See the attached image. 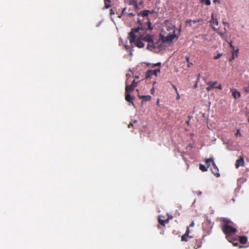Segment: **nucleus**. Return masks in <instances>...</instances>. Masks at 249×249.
<instances>
[{"instance_id": "nucleus-39", "label": "nucleus", "mask_w": 249, "mask_h": 249, "mask_svg": "<svg viewBox=\"0 0 249 249\" xmlns=\"http://www.w3.org/2000/svg\"><path fill=\"white\" fill-rule=\"evenodd\" d=\"M160 65H161V63L160 62H158V63L154 64L155 66H160Z\"/></svg>"}, {"instance_id": "nucleus-32", "label": "nucleus", "mask_w": 249, "mask_h": 249, "mask_svg": "<svg viewBox=\"0 0 249 249\" xmlns=\"http://www.w3.org/2000/svg\"><path fill=\"white\" fill-rule=\"evenodd\" d=\"M213 89L211 86H209L206 89L207 91H210L211 89Z\"/></svg>"}, {"instance_id": "nucleus-42", "label": "nucleus", "mask_w": 249, "mask_h": 249, "mask_svg": "<svg viewBox=\"0 0 249 249\" xmlns=\"http://www.w3.org/2000/svg\"><path fill=\"white\" fill-rule=\"evenodd\" d=\"M177 94H178V96L177 97V99H179L180 98L179 95L178 93H177Z\"/></svg>"}, {"instance_id": "nucleus-25", "label": "nucleus", "mask_w": 249, "mask_h": 249, "mask_svg": "<svg viewBox=\"0 0 249 249\" xmlns=\"http://www.w3.org/2000/svg\"><path fill=\"white\" fill-rule=\"evenodd\" d=\"M207 5H210L211 3L210 0H200L201 3L204 2Z\"/></svg>"}, {"instance_id": "nucleus-38", "label": "nucleus", "mask_w": 249, "mask_h": 249, "mask_svg": "<svg viewBox=\"0 0 249 249\" xmlns=\"http://www.w3.org/2000/svg\"><path fill=\"white\" fill-rule=\"evenodd\" d=\"M110 14L111 15H112L114 14V11L112 9H110Z\"/></svg>"}, {"instance_id": "nucleus-6", "label": "nucleus", "mask_w": 249, "mask_h": 249, "mask_svg": "<svg viewBox=\"0 0 249 249\" xmlns=\"http://www.w3.org/2000/svg\"><path fill=\"white\" fill-rule=\"evenodd\" d=\"M211 18L210 23H211L212 26L215 31H217V29L215 27L218 25V21L217 18H214L213 13H212L211 15Z\"/></svg>"}, {"instance_id": "nucleus-48", "label": "nucleus", "mask_w": 249, "mask_h": 249, "mask_svg": "<svg viewBox=\"0 0 249 249\" xmlns=\"http://www.w3.org/2000/svg\"><path fill=\"white\" fill-rule=\"evenodd\" d=\"M121 16H122V15H120V16H118V17H119V18H121Z\"/></svg>"}, {"instance_id": "nucleus-34", "label": "nucleus", "mask_w": 249, "mask_h": 249, "mask_svg": "<svg viewBox=\"0 0 249 249\" xmlns=\"http://www.w3.org/2000/svg\"><path fill=\"white\" fill-rule=\"evenodd\" d=\"M229 44H230V47L233 49V51H234V46L232 45V42H230Z\"/></svg>"}, {"instance_id": "nucleus-30", "label": "nucleus", "mask_w": 249, "mask_h": 249, "mask_svg": "<svg viewBox=\"0 0 249 249\" xmlns=\"http://www.w3.org/2000/svg\"><path fill=\"white\" fill-rule=\"evenodd\" d=\"M235 135L236 136H241V133L240 131V130L238 129L237 130V132L235 134Z\"/></svg>"}, {"instance_id": "nucleus-9", "label": "nucleus", "mask_w": 249, "mask_h": 249, "mask_svg": "<svg viewBox=\"0 0 249 249\" xmlns=\"http://www.w3.org/2000/svg\"><path fill=\"white\" fill-rule=\"evenodd\" d=\"M240 166H245V162L244 160V159L240 157L239 159H238L236 161L235 163V167L236 168H238Z\"/></svg>"}, {"instance_id": "nucleus-33", "label": "nucleus", "mask_w": 249, "mask_h": 249, "mask_svg": "<svg viewBox=\"0 0 249 249\" xmlns=\"http://www.w3.org/2000/svg\"><path fill=\"white\" fill-rule=\"evenodd\" d=\"M215 88L219 89H222L221 85V84L219 85L218 86L216 87Z\"/></svg>"}, {"instance_id": "nucleus-13", "label": "nucleus", "mask_w": 249, "mask_h": 249, "mask_svg": "<svg viewBox=\"0 0 249 249\" xmlns=\"http://www.w3.org/2000/svg\"><path fill=\"white\" fill-rule=\"evenodd\" d=\"M140 99H142V102H146L150 101L151 97L150 95L139 96Z\"/></svg>"}, {"instance_id": "nucleus-36", "label": "nucleus", "mask_w": 249, "mask_h": 249, "mask_svg": "<svg viewBox=\"0 0 249 249\" xmlns=\"http://www.w3.org/2000/svg\"><path fill=\"white\" fill-rule=\"evenodd\" d=\"M194 222L193 221L192 222V223H191V224L189 225V228L190 227H193L194 226Z\"/></svg>"}, {"instance_id": "nucleus-20", "label": "nucleus", "mask_w": 249, "mask_h": 249, "mask_svg": "<svg viewBox=\"0 0 249 249\" xmlns=\"http://www.w3.org/2000/svg\"><path fill=\"white\" fill-rule=\"evenodd\" d=\"M208 168L207 167H206L205 165L202 164H200L199 165V168L200 170H201L202 172H205V171H207L208 170Z\"/></svg>"}, {"instance_id": "nucleus-29", "label": "nucleus", "mask_w": 249, "mask_h": 249, "mask_svg": "<svg viewBox=\"0 0 249 249\" xmlns=\"http://www.w3.org/2000/svg\"><path fill=\"white\" fill-rule=\"evenodd\" d=\"M147 24H148V29L149 30L152 29V28L151 27V23L149 21L147 22Z\"/></svg>"}, {"instance_id": "nucleus-37", "label": "nucleus", "mask_w": 249, "mask_h": 249, "mask_svg": "<svg viewBox=\"0 0 249 249\" xmlns=\"http://www.w3.org/2000/svg\"><path fill=\"white\" fill-rule=\"evenodd\" d=\"M222 22H223V24L225 25H228V26L229 25V23L224 20H223Z\"/></svg>"}, {"instance_id": "nucleus-24", "label": "nucleus", "mask_w": 249, "mask_h": 249, "mask_svg": "<svg viewBox=\"0 0 249 249\" xmlns=\"http://www.w3.org/2000/svg\"><path fill=\"white\" fill-rule=\"evenodd\" d=\"M158 221H159V223H160V225H161L162 226H165V221H164V220H162V219H160V218H159Z\"/></svg>"}, {"instance_id": "nucleus-4", "label": "nucleus", "mask_w": 249, "mask_h": 249, "mask_svg": "<svg viewBox=\"0 0 249 249\" xmlns=\"http://www.w3.org/2000/svg\"><path fill=\"white\" fill-rule=\"evenodd\" d=\"M140 39H142L143 41L148 42L147 48L148 50L150 49V48L153 45V39L152 36L147 35H141L140 36Z\"/></svg>"}, {"instance_id": "nucleus-18", "label": "nucleus", "mask_w": 249, "mask_h": 249, "mask_svg": "<svg viewBox=\"0 0 249 249\" xmlns=\"http://www.w3.org/2000/svg\"><path fill=\"white\" fill-rule=\"evenodd\" d=\"M216 31L217 32V33L220 36L221 38H222L223 40H227V36L226 35L225 33H222L219 32L218 30Z\"/></svg>"}, {"instance_id": "nucleus-15", "label": "nucleus", "mask_w": 249, "mask_h": 249, "mask_svg": "<svg viewBox=\"0 0 249 249\" xmlns=\"http://www.w3.org/2000/svg\"><path fill=\"white\" fill-rule=\"evenodd\" d=\"M205 162L207 165V167H209L210 166L211 162H212L213 165L215 166V162L213 158L206 159Z\"/></svg>"}, {"instance_id": "nucleus-44", "label": "nucleus", "mask_w": 249, "mask_h": 249, "mask_svg": "<svg viewBox=\"0 0 249 249\" xmlns=\"http://www.w3.org/2000/svg\"><path fill=\"white\" fill-rule=\"evenodd\" d=\"M224 31H225V32H224V33H225L226 34V33H227V29H226V28L225 27V28H224Z\"/></svg>"}, {"instance_id": "nucleus-2", "label": "nucleus", "mask_w": 249, "mask_h": 249, "mask_svg": "<svg viewBox=\"0 0 249 249\" xmlns=\"http://www.w3.org/2000/svg\"><path fill=\"white\" fill-rule=\"evenodd\" d=\"M160 37L161 38H160L157 41L154 42L153 40V45L150 48V50H152L154 49H158L160 50H161L164 47V43L167 42H172L175 37L178 38V36L175 34H172L168 35L165 37Z\"/></svg>"}, {"instance_id": "nucleus-43", "label": "nucleus", "mask_w": 249, "mask_h": 249, "mask_svg": "<svg viewBox=\"0 0 249 249\" xmlns=\"http://www.w3.org/2000/svg\"><path fill=\"white\" fill-rule=\"evenodd\" d=\"M165 224L168 223L169 222V219H167L165 220Z\"/></svg>"}, {"instance_id": "nucleus-46", "label": "nucleus", "mask_w": 249, "mask_h": 249, "mask_svg": "<svg viewBox=\"0 0 249 249\" xmlns=\"http://www.w3.org/2000/svg\"><path fill=\"white\" fill-rule=\"evenodd\" d=\"M201 194H202L201 192H198L197 194H198V195H201Z\"/></svg>"}, {"instance_id": "nucleus-12", "label": "nucleus", "mask_w": 249, "mask_h": 249, "mask_svg": "<svg viewBox=\"0 0 249 249\" xmlns=\"http://www.w3.org/2000/svg\"><path fill=\"white\" fill-rule=\"evenodd\" d=\"M125 99L126 101L128 102L131 103L132 104H133L132 101H133L134 98L130 95V92H125Z\"/></svg>"}, {"instance_id": "nucleus-31", "label": "nucleus", "mask_w": 249, "mask_h": 249, "mask_svg": "<svg viewBox=\"0 0 249 249\" xmlns=\"http://www.w3.org/2000/svg\"><path fill=\"white\" fill-rule=\"evenodd\" d=\"M172 87L174 89H175L176 92L178 93V89L176 86L175 85H172Z\"/></svg>"}, {"instance_id": "nucleus-40", "label": "nucleus", "mask_w": 249, "mask_h": 249, "mask_svg": "<svg viewBox=\"0 0 249 249\" xmlns=\"http://www.w3.org/2000/svg\"><path fill=\"white\" fill-rule=\"evenodd\" d=\"M133 124H132V123H130L128 125V127L129 128H130L131 127H133Z\"/></svg>"}, {"instance_id": "nucleus-27", "label": "nucleus", "mask_w": 249, "mask_h": 249, "mask_svg": "<svg viewBox=\"0 0 249 249\" xmlns=\"http://www.w3.org/2000/svg\"><path fill=\"white\" fill-rule=\"evenodd\" d=\"M244 91L246 93H249V85L248 87L243 88Z\"/></svg>"}, {"instance_id": "nucleus-50", "label": "nucleus", "mask_w": 249, "mask_h": 249, "mask_svg": "<svg viewBox=\"0 0 249 249\" xmlns=\"http://www.w3.org/2000/svg\"><path fill=\"white\" fill-rule=\"evenodd\" d=\"M125 47L127 49V46H125Z\"/></svg>"}, {"instance_id": "nucleus-5", "label": "nucleus", "mask_w": 249, "mask_h": 249, "mask_svg": "<svg viewBox=\"0 0 249 249\" xmlns=\"http://www.w3.org/2000/svg\"><path fill=\"white\" fill-rule=\"evenodd\" d=\"M137 86V83L133 80L132 83L128 85V80L127 79L125 81V92H130L133 91L135 88Z\"/></svg>"}, {"instance_id": "nucleus-23", "label": "nucleus", "mask_w": 249, "mask_h": 249, "mask_svg": "<svg viewBox=\"0 0 249 249\" xmlns=\"http://www.w3.org/2000/svg\"><path fill=\"white\" fill-rule=\"evenodd\" d=\"M238 53V49H237L236 51H235L234 50V51L232 52V57H231L232 59H234L235 56H236V57L237 56Z\"/></svg>"}, {"instance_id": "nucleus-1", "label": "nucleus", "mask_w": 249, "mask_h": 249, "mask_svg": "<svg viewBox=\"0 0 249 249\" xmlns=\"http://www.w3.org/2000/svg\"><path fill=\"white\" fill-rule=\"evenodd\" d=\"M221 221V228L222 231L226 235V239L233 246H237L238 238L233 237V235L236 233L237 229L233 226V222L227 218H222Z\"/></svg>"}, {"instance_id": "nucleus-17", "label": "nucleus", "mask_w": 249, "mask_h": 249, "mask_svg": "<svg viewBox=\"0 0 249 249\" xmlns=\"http://www.w3.org/2000/svg\"><path fill=\"white\" fill-rule=\"evenodd\" d=\"M150 11L148 10H143L141 12V15L142 17H147L150 13Z\"/></svg>"}, {"instance_id": "nucleus-45", "label": "nucleus", "mask_w": 249, "mask_h": 249, "mask_svg": "<svg viewBox=\"0 0 249 249\" xmlns=\"http://www.w3.org/2000/svg\"><path fill=\"white\" fill-rule=\"evenodd\" d=\"M129 15L130 16H134V14L133 13H129Z\"/></svg>"}, {"instance_id": "nucleus-16", "label": "nucleus", "mask_w": 249, "mask_h": 249, "mask_svg": "<svg viewBox=\"0 0 249 249\" xmlns=\"http://www.w3.org/2000/svg\"><path fill=\"white\" fill-rule=\"evenodd\" d=\"M239 241L240 243L242 244H244L246 243H247L248 239L246 236H239Z\"/></svg>"}, {"instance_id": "nucleus-51", "label": "nucleus", "mask_w": 249, "mask_h": 249, "mask_svg": "<svg viewBox=\"0 0 249 249\" xmlns=\"http://www.w3.org/2000/svg\"><path fill=\"white\" fill-rule=\"evenodd\" d=\"M248 122L249 123V120H248Z\"/></svg>"}, {"instance_id": "nucleus-11", "label": "nucleus", "mask_w": 249, "mask_h": 249, "mask_svg": "<svg viewBox=\"0 0 249 249\" xmlns=\"http://www.w3.org/2000/svg\"><path fill=\"white\" fill-rule=\"evenodd\" d=\"M166 30L170 32V35L175 34V26L172 24H169L166 26Z\"/></svg>"}, {"instance_id": "nucleus-35", "label": "nucleus", "mask_w": 249, "mask_h": 249, "mask_svg": "<svg viewBox=\"0 0 249 249\" xmlns=\"http://www.w3.org/2000/svg\"><path fill=\"white\" fill-rule=\"evenodd\" d=\"M126 7H124L123 10H122V15H124V13H125V11L126 10Z\"/></svg>"}, {"instance_id": "nucleus-14", "label": "nucleus", "mask_w": 249, "mask_h": 249, "mask_svg": "<svg viewBox=\"0 0 249 249\" xmlns=\"http://www.w3.org/2000/svg\"><path fill=\"white\" fill-rule=\"evenodd\" d=\"M213 166V168L212 169V172L214 175V176L216 177H219L220 176V174L218 173V169L215 164Z\"/></svg>"}, {"instance_id": "nucleus-3", "label": "nucleus", "mask_w": 249, "mask_h": 249, "mask_svg": "<svg viewBox=\"0 0 249 249\" xmlns=\"http://www.w3.org/2000/svg\"><path fill=\"white\" fill-rule=\"evenodd\" d=\"M142 29L140 27L132 29L131 31L129 34V39L130 43L134 42L135 44L138 48H143L144 46V43L142 42V40L140 39L139 36L138 38L136 39V37L139 34V31Z\"/></svg>"}, {"instance_id": "nucleus-7", "label": "nucleus", "mask_w": 249, "mask_h": 249, "mask_svg": "<svg viewBox=\"0 0 249 249\" xmlns=\"http://www.w3.org/2000/svg\"><path fill=\"white\" fill-rule=\"evenodd\" d=\"M189 233H190L189 227H187L185 234L181 236V241L187 242V241H188V238H192V236H189Z\"/></svg>"}, {"instance_id": "nucleus-41", "label": "nucleus", "mask_w": 249, "mask_h": 249, "mask_svg": "<svg viewBox=\"0 0 249 249\" xmlns=\"http://www.w3.org/2000/svg\"><path fill=\"white\" fill-rule=\"evenodd\" d=\"M214 2H217L218 3H220L219 0H213Z\"/></svg>"}, {"instance_id": "nucleus-49", "label": "nucleus", "mask_w": 249, "mask_h": 249, "mask_svg": "<svg viewBox=\"0 0 249 249\" xmlns=\"http://www.w3.org/2000/svg\"><path fill=\"white\" fill-rule=\"evenodd\" d=\"M137 122V120H134V123H136Z\"/></svg>"}, {"instance_id": "nucleus-28", "label": "nucleus", "mask_w": 249, "mask_h": 249, "mask_svg": "<svg viewBox=\"0 0 249 249\" xmlns=\"http://www.w3.org/2000/svg\"><path fill=\"white\" fill-rule=\"evenodd\" d=\"M221 54L220 53H218L216 55H215L214 57V59H219L221 56Z\"/></svg>"}, {"instance_id": "nucleus-10", "label": "nucleus", "mask_w": 249, "mask_h": 249, "mask_svg": "<svg viewBox=\"0 0 249 249\" xmlns=\"http://www.w3.org/2000/svg\"><path fill=\"white\" fill-rule=\"evenodd\" d=\"M231 91L232 92V96L235 99L240 97V96H241L240 93L239 91H238L235 89H233V88L231 89Z\"/></svg>"}, {"instance_id": "nucleus-21", "label": "nucleus", "mask_w": 249, "mask_h": 249, "mask_svg": "<svg viewBox=\"0 0 249 249\" xmlns=\"http://www.w3.org/2000/svg\"><path fill=\"white\" fill-rule=\"evenodd\" d=\"M104 2H105V7L106 9H107L111 6V5L110 4V0H104Z\"/></svg>"}, {"instance_id": "nucleus-8", "label": "nucleus", "mask_w": 249, "mask_h": 249, "mask_svg": "<svg viewBox=\"0 0 249 249\" xmlns=\"http://www.w3.org/2000/svg\"><path fill=\"white\" fill-rule=\"evenodd\" d=\"M160 72V70L159 69L158 70H149L147 71L146 72V77H149L151 76L154 75L157 76L158 72Z\"/></svg>"}, {"instance_id": "nucleus-47", "label": "nucleus", "mask_w": 249, "mask_h": 249, "mask_svg": "<svg viewBox=\"0 0 249 249\" xmlns=\"http://www.w3.org/2000/svg\"><path fill=\"white\" fill-rule=\"evenodd\" d=\"M186 124H187L188 125H189V121H186Z\"/></svg>"}, {"instance_id": "nucleus-26", "label": "nucleus", "mask_w": 249, "mask_h": 249, "mask_svg": "<svg viewBox=\"0 0 249 249\" xmlns=\"http://www.w3.org/2000/svg\"><path fill=\"white\" fill-rule=\"evenodd\" d=\"M186 61L188 63V67H190L191 65H193L192 63H190L189 61V57L187 56H186L185 57Z\"/></svg>"}, {"instance_id": "nucleus-19", "label": "nucleus", "mask_w": 249, "mask_h": 249, "mask_svg": "<svg viewBox=\"0 0 249 249\" xmlns=\"http://www.w3.org/2000/svg\"><path fill=\"white\" fill-rule=\"evenodd\" d=\"M129 4L134 6L136 8H138L137 0H129Z\"/></svg>"}, {"instance_id": "nucleus-22", "label": "nucleus", "mask_w": 249, "mask_h": 249, "mask_svg": "<svg viewBox=\"0 0 249 249\" xmlns=\"http://www.w3.org/2000/svg\"><path fill=\"white\" fill-rule=\"evenodd\" d=\"M217 84V81H213V82H209L208 83L207 85L208 86H211L213 88H215V85Z\"/></svg>"}]
</instances>
